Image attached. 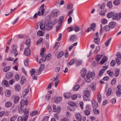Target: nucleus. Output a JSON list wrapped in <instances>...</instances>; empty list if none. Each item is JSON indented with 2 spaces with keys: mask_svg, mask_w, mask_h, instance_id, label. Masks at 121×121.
Returning a JSON list of instances; mask_svg holds the SVG:
<instances>
[{
  "mask_svg": "<svg viewBox=\"0 0 121 121\" xmlns=\"http://www.w3.org/2000/svg\"><path fill=\"white\" fill-rule=\"evenodd\" d=\"M44 33V32L41 30H39L37 32V34L39 35L40 36H43V35Z\"/></svg>",
  "mask_w": 121,
  "mask_h": 121,
  "instance_id": "nucleus-44",
  "label": "nucleus"
},
{
  "mask_svg": "<svg viewBox=\"0 0 121 121\" xmlns=\"http://www.w3.org/2000/svg\"><path fill=\"white\" fill-rule=\"evenodd\" d=\"M112 93V89L111 88H109L107 92L106 95L107 96H109Z\"/></svg>",
  "mask_w": 121,
  "mask_h": 121,
  "instance_id": "nucleus-39",
  "label": "nucleus"
},
{
  "mask_svg": "<svg viewBox=\"0 0 121 121\" xmlns=\"http://www.w3.org/2000/svg\"><path fill=\"white\" fill-rule=\"evenodd\" d=\"M28 61L29 60L28 59H26L24 60V64L25 66H28Z\"/></svg>",
  "mask_w": 121,
  "mask_h": 121,
  "instance_id": "nucleus-62",
  "label": "nucleus"
},
{
  "mask_svg": "<svg viewBox=\"0 0 121 121\" xmlns=\"http://www.w3.org/2000/svg\"><path fill=\"white\" fill-rule=\"evenodd\" d=\"M26 38V41L25 42V43L28 46H30V40L28 36H27Z\"/></svg>",
  "mask_w": 121,
  "mask_h": 121,
  "instance_id": "nucleus-23",
  "label": "nucleus"
},
{
  "mask_svg": "<svg viewBox=\"0 0 121 121\" xmlns=\"http://www.w3.org/2000/svg\"><path fill=\"white\" fill-rule=\"evenodd\" d=\"M45 21L44 22H41L40 24V29L43 30H44L45 29Z\"/></svg>",
  "mask_w": 121,
  "mask_h": 121,
  "instance_id": "nucleus-12",
  "label": "nucleus"
},
{
  "mask_svg": "<svg viewBox=\"0 0 121 121\" xmlns=\"http://www.w3.org/2000/svg\"><path fill=\"white\" fill-rule=\"evenodd\" d=\"M45 29L46 30H48L52 28L53 26L52 23L49 22L48 21H45Z\"/></svg>",
  "mask_w": 121,
  "mask_h": 121,
  "instance_id": "nucleus-5",
  "label": "nucleus"
},
{
  "mask_svg": "<svg viewBox=\"0 0 121 121\" xmlns=\"http://www.w3.org/2000/svg\"><path fill=\"white\" fill-rule=\"evenodd\" d=\"M44 4H42L41 6H40V10L41 9V12L42 13V15H43L44 11V9H43V8H44Z\"/></svg>",
  "mask_w": 121,
  "mask_h": 121,
  "instance_id": "nucleus-38",
  "label": "nucleus"
},
{
  "mask_svg": "<svg viewBox=\"0 0 121 121\" xmlns=\"http://www.w3.org/2000/svg\"><path fill=\"white\" fill-rule=\"evenodd\" d=\"M77 38V37L76 35H73L71 36L70 39L72 41H74L76 40Z\"/></svg>",
  "mask_w": 121,
  "mask_h": 121,
  "instance_id": "nucleus-30",
  "label": "nucleus"
},
{
  "mask_svg": "<svg viewBox=\"0 0 121 121\" xmlns=\"http://www.w3.org/2000/svg\"><path fill=\"white\" fill-rule=\"evenodd\" d=\"M84 95L86 96L87 97H89L90 96V94L89 91L87 90H85L84 91Z\"/></svg>",
  "mask_w": 121,
  "mask_h": 121,
  "instance_id": "nucleus-36",
  "label": "nucleus"
},
{
  "mask_svg": "<svg viewBox=\"0 0 121 121\" xmlns=\"http://www.w3.org/2000/svg\"><path fill=\"white\" fill-rule=\"evenodd\" d=\"M14 99V102L15 104H17L19 102L20 99V97L17 95H14L13 96Z\"/></svg>",
  "mask_w": 121,
  "mask_h": 121,
  "instance_id": "nucleus-11",
  "label": "nucleus"
},
{
  "mask_svg": "<svg viewBox=\"0 0 121 121\" xmlns=\"http://www.w3.org/2000/svg\"><path fill=\"white\" fill-rule=\"evenodd\" d=\"M60 43H59L57 42L55 44V45L54 46V47L55 48H56V49H57L58 48L60 45Z\"/></svg>",
  "mask_w": 121,
  "mask_h": 121,
  "instance_id": "nucleus-63",
  "label": "nucleus"
},
{
  "mask_svg": "<svg viewBox=\"0 0 121 121\" xmlns=\"http://www.w3.org/2000/svg\"><path fill=\"white\" fill-rule=\"evenodd\" d=\"M38 113V111L37 110L33 111L30 114L31 117L34 116L36 115Z\"/></svg>",
  "mask_w": 121,
  "mask_h": 121,
  "instance_id": "nucleus-37",
  "label": "nucleus"
},
{
  "mask_svg": "<svg viewBox=\"0 0 121 121\" xmlns=\"http://www.w3.org/2000/svg\"><path fill=\"white\" fill-rule=\"evenodd\" d=\"M96 83L95 82H94L92 84L90 85V87L92 91H95L96 89Z\"/></svg>",
  "mask_w": 121,
  "mask_h": 121,
  "instance_id": "nucleus-20",
  "label": "nucleus"
},
{
  "mask_svg": "<svg viewBox=\"0 0 121 121\" xmlns=\"http://www.w3.org/2000/svg\"><path fill=\"white\" fill-rule=\"evenodd\" d=\"M24 55L27 56L30 55L31 54L29 48H27L25 49L24 51Z\"/></svg>",
  "mask_w": 121,
  "mask_h": 121,
  "instance_id": "nucleus-7",
  "label": "nucleus"
},
{
  "mask_svg": "<svg viewBox=\"0 0 121 121\" xmlns=\"http://www.w3.org/2000/svg\"><path fill=\"white\" fill-rule=\"evenodd\" d=\"M111 39V38H109L106 41V43H105L106 46L107 47L108 46L109 44L110 43Z\"/></svg>",
  "mask_w": 121,
  "mask_h": 121,
  "instance_id": "nucleus-40",
  "label": "nucleus"
},
{
  "mask_svg": "<svg viewBox=\"0 0 121 121\" xmlns=\"http://www.w3.org/2000/svg\"><path fill=\"white\" fill-rule=\"evenodd\" d=\"M64 17L63 16H62L60 17L58 20V24L60 25L61 24L63 21Z\"/></svg>",
  "mask_w": 121,
  "mask_h": 121,
  "instance_id": "nucleus-29",
  "label": "nucleus"
},
{
  "mask_svg": "<svg viewBox=\"0 0 121 121\" xmlns=\"http://www.w3.org/2000/svg\"><path fill=\"white\" fill-rule=\"evenodd\" d=\"M10 66H7L4 68L3 69V71L4 72H7L10 69Z\"/></svg>",
  "mask_w": 121,
  "mask_h": 121,
  "instance_id": "nucleus-55",
  "label": "nucleus"
},
{
  "mask_svg": "<svg viewBox=\"0 0 121 121\" xmlns=\"http://www.w3.org/2000/svg\"><path fill=\"white\" fill-rule=\"evenodd\" d=\"M120 0H115L114 1L113 4L115 5H117L120 3Z\"/></svg>",
  "mask_w": 121,
  "mask_h": 121,
  "instance_id": "nucleus-52",
  "label": "nucleus"
},
{
  "mask_svg": "<svg viewBox=\"0 0 121 121\" xmlns=\"http://www.w3.org/2000/svg\"><path fill=\"white\" fill-rule=\"evenodd\" d=\"M86 70L84 68H83L81 70V74L82 76L84 77L86 75Z\"/></svg>",
  "mask_w": 121,
  "mask_h": 121,
  "instance_id": "nucleus-18",
  "label": "nucleus"
},
{
  "mask_svg": "<svg viewBox=\"0 0 121 121\" xmlns=\"http://www.w3.org/2000/svg\"><path fill=\"white\" fill-rule=\"evenodd\" d=\"M42 55L41 59H40L39 60V64H41V60H42L43 61L45 62L46 61V54L44 53V54Z\"/></svg>",
  "mask_w": 121,
  "mask_h": 121,
  "instance_id": "nucleus-15",
  "label": "nucleus"
},
{
  "mask_svg": "<svg viewBox=\"0 0 121 121\" xmlns=\"http://www.w3.org/2000/svg\"><path fill=\"white\" fill-rule=\"evenodd\" d=\"M112 18L113 20H118L120 19L119 17H118V15L115 13H114V14H113Z\"/></svg>",
  "mask_w": 121,
  "mask_h": 121,
  "instance_id": "nucleus-13",
  "label": "nucleus"
},
{
  "mask_svg": "<svg viewBox=\"0 0 121 121\" xmlns=\"http://www.w3.org/2000/svg\"><path fill=\"white\" fill-rule=\"evenodd\" d=\"M73 7V5H71L70 4H67L66 6V8L68 9H72Z\"/></svg>",
  "mask_w": 121,
  "mask_h": 121,
  "instance_id": "nucleus-58",
  "label": "nucleus"
},
{
  "mask_svg": "<svg viewBox=\"0 0 121 121\" xmlns=\"http://www.w3.org/2000/svg\"><path fill=\"white\" fill-rule=\"evenodd\" d=\"M80 29V28L79 27L76 26L74 27V30L76 32H77L79 31Z\"/></svg>",
  "mask_w": 121,
  "mask_h": 121,
  "instance_id": "nucleus-57",
  "label": "nucleus"
},
{
  "mask_svg": "<svg viewBox=\"0 0 121 121\" xmlns=\"http://www.w3.org/2000/svg\"><path fill=\"white\" fill-rule=\"evenodd\" d=\"M96 24L95 23H92L91 25V28L93 31H94L95 30Z\"/></svg>",
  "mask_w": 121,
  "mask_h": 121,
  "instance_id": "nucleus-49",
  "label": "nucleus"
},
{
  "mask_svg": "<svg viewBox=\"0 0 121 121\" xmlns=\"http://www.w3.org/2000/svg\"><path fill=\"white\" fill-rule=\"evenodd\" d=\"M101 22L103 24H105L107 22V20L105 18H103L101 19Z\"/></svg>",
  "mask_w": 121,
  "mask_h": 121,
  "instance_id": "nucleus-53",
  "label": "nucleus"
},
{
  "mask_svg": "<svg viewBox=\"0 0 121 121\" xmlns=\"http://www.w3.org/2000/svg\"><path fill=\"white\" fill-rule=\"evenodd\" d=\"M92 105L94 108H96L98 107L97 103L94 100H93L92 101Z\"/></svg>",
  "mask_w": 121,
  "mask_h": 121,
  "instance_id": "nucleus-17",
  "label": "nucleus"
},
{
  "mask_svg": "<svg viewBox=\"0 0 121 121\" xmlns=\"http://www.w3.org/2000/svg\"><path fill=\"white\" fill-rule=\"evenodd\" d=\"M108 25L110 28H114L116 25V23L113 22H111L109 23Z\"/></svg>",
  "mask_w": 121,
  "mask_h": 121,
  "instance_id": "nucleus-19",
  "label": "nucleus"
},
{
  "mask_svg": "<svg viewBox=\"0 0 121 121\" xmlns=\"http://www.w3.org/2000/svg\"><path fill=\"white\" fill-rule=\"evenodd\" d=\"M102 55H97L95 57L96 60L97 61H99L100 60L102 56Z\"/></svg>",
  "mask_w": 121,
  "mask_h": 121,
  "instance_id": "nucleus-45",
  "label": "nucleus"
},
{
  "mask_svg": "<svg viewBox=\"0 0 121 121\" xmlns=\"http://www.w3.org/2000/svg\"><path fill=\"white\" fill-rule=\"evenodd\" d=\"M69 119L67 117H64L61 119L60 121H69Z\"/></svg>",
  "mask_w": 121,
  "mask_h": 121,
  "instance_id": "nucleus-64",
  "label": "nucleus"
},
{
  "mask_svg": "<svg viewBox=\"0 0 121 121\" xmlns=\"http://www.w3.org/2000/svg\"><path fill=\"white\" fill-rule=\"evenodd\" d=\"M12 105L11 102L10 101H8L5 103V105L7 107H11Z\"/></svg>",
  "mask_w": 121,
  "mask_h": 121,
  "instance_id": "nucleus-31",
  "label": "nucleus"
},
{
  "mask_svg": "<svg viewBox=\"0 0 121 121\" xmlns=\"http://www.w3.org/2000/svg\"><path fill=\"white\" fill-rule=\"evenodd\" d=\"M114 13L112 12H111L108 13L107 15V17L108 18H110L112 17Z\"/></svg>",
  "mask_w": 121,
  "mask_h": 121,
  "instance_id": "nucleus-33",
  "label": "nucleus"
},
{
  "mask_svg": "<svg viewBox=\"0 0 121 121\" xmlns=\"http://www.w3.org/2000/svg\"><path fill=\"white\" fill-rule=\"evenodd\" d=\"M28 103V101L26 99L25 100L24 99L22 100L20 102L21 104V107H24V106L22 105H27Z\"/></svg>",
  "mask_w": 121,
  "mask_h": 121,
  "instance_id": "nucleus-10",
  "label": "nucleus"
},
{
  "mask_svg": "<svg viewBox=\"0 0 121 121\" xmlns=\"http://www.w3.org/2000/svg\"><path fill=\"white\" fill-rule=\"evenodd\" d=\"M101 26V30H100V33L102 34V32L104 30L105 31H107L109 30L110 29V28L109 27V25L108 26H105L103 28V29H102V25H100Z\"/></svg>",
  "mask_w": 121,
  "mask_h": 121,
  "instance_id": "nucleus-6",
  "label": "nucleus"
},
{
  "mask_svg": "<svg viewBox=\"0 0 121 121\" xmlns=\"http://www.w3.org/2000/svg\"><path fill=\"white\" fill-rule=\"evenodd\" d=\"M108 67V65L104 66L103 67V68L100 70L99 73V76H102L105 71L107 69Z\"/></svg>",
  "mask_w": 121,
  "mask_h": 121,
  "instance_id": "nucleus-8",
  "label": "nucleus"
},
{
  "mask_svg": "<svg viewBox=\"0 0 121 121\" xmlns=\"http://www.w3.org/2000/svg\"><path fill=\"white\" fill-rule=\"evenodd\" d=\"M15 89L17 91H19L21 89L20 86L19 85H16L15 86Z\"/></svg>",
  "mask_w": 121,
  "mask_h": 121,
  "instance_id": "nucleus-34",
  "label": "nucleus"
},
{
  "mask_svg": "<svg viewBox=\"0 0 121 121\" xmlns=\"http://www.w3.org/2000/svg\"><path fill=\"white\" fill-rule=\"evenodd\" d=\"M44 69V66L43 65H41L40 66L39 70L36 72L37 75H39L41 73L42 71H43Z\"/></svg>",
  "mask_w": 121,
  "mask_h": 121,
  "instance_id": "nucleus-9",
  "label": "nucleus"
},
{
  "mask_svg": "<svg viewBox=\"0 0 121 121\" xmlns=\"http://www.w3.org/2000/svg\"><path fill=\"white\" fill-rule=\"evenodd\" d=\"M26 82V80L25 77L24 76H22L21 78V83L22 84H23Z\"/></svg>",
  "mask_w": 121,
  "mask_h": 121,
  "instance_id": "nucleus-35",
  "label": "nucleus"
},
{
  "mask_svg": "<svg viewBox=\"0 0 121 121\" xmlns=\"http://www.w3.org/2000/svg\"><path fill=\"white\" fill-rule=\"evenodd\" d=\"M64 54V52L63 51L60 52L58 54L57 56V58H58L60 59L62 56H63Z\"/></svg>",
  "mask_w": 121,
  "mask_h": 121,
  "instance_id": "nucleus-32",
  "label": "nucleus"
},
{
  "mask_svg": "<svg viewBox=\"0 0 121 121\" xmlns=\"http://www.w3.org/2000/svg\"><path fill=\"white\" fill-rule=\"evenodd\" d=\"M84 114L86 116H88L90 115V114L91 109L88 106V109L84 111Z\"/></svg>",
  "mask_w": 121,
  "mask_h": 121,
  "instance_id": "nucleus-16",
  "label": "nucleus"
},
{
  "mask_svg": "<svg viewBox=\"0 0 121 121\" xmlns=\"http://www.w3.org/2000/svg\"><path fill=\"white\" fill-rule=\"evenodd\" d=\"M59 13V12L58 10H55L52 13H51V15L53 17H56Z\"/></svg>",
  "mask_w": 121,
  "mask_h": 121,
  "instance_id": "nucleus-14",
  "label": "nucleus"
},
{
  "mask_svg": "<svg viewBox=\"0 0 121 121\" xmlns=\"http://www.w3.org/2000/svg\"><path fill=\"white\" fill-rule=\"evenodd\" d=\"M80 87V86L79 85H76L74 86L73 89V90L75 91H77L79 89Z\"/></svg>",
  "mask_w": 121,
  "mask_h": 121,
  "instance_id": "nucleus-50",
  "label": "nucleus"
},
{
  "mask_svg": "<svg viewBox=\"0 0 121 121\" xmlns=\"http://www.w3.org/2000/svg\"><path fill=\"white\" fill-rule=\"evenodd\" d=\"M2 84L3 85H4L7 87H9V86L8 82L5 80H4L3 81Z\"/></svg>",
  "mask_w": 121,
  "mask_h": 121,
  "instance_id": "nucleus-27",
  "label": "nucleus"
},
{
  "mask_svg": "<svg viewBox=\"0 0 121 121\" xmlns=\"http://www.w3.org/2000/svg\"><path fill=\"white\" fill-rule=\"evenodd\" d=\"M75 62V60L73 59H72L68 63V65H72L74 64Z\"/></svg>",
  "mask_w": 121,
  "mask_h": 121,
  "instance_id": "nucleus-42",
  "label": "nucleus"
},
{
  "mask_svg": "<svg viewBox=\"0 0 121 121\" xmlns=\"http://www.w3.org/2000/svg\"><path fill=\"white\" fill-rule=\"evenodd\" d=\"M119 73V69H117L116 70L115 73V75L116 77H117L118 76Z\"/></svg>",
  "mask_w": 121,
  "mask_h": 121,
  "instance_id": "nucleus-60",
  "label": "nucleus"
},
{
  "mask_svg": "<svg viewBox=\"0 0 121 121\" xmlns=\"http://www.w3.org/2000/svg\"><path fill=\"white\" fill-rule=\"evenodd\" d=\"M108 7L110 8H111L112 7V3L111 2H108L107 4Z\"/></svg>",
  "mask_w": 121,
  "mask_h": 121,
  "instance_id": "nucleus-54",
  "label": "nucleus"
},
{
  "mask_svg": "<svg viewBox=\"0 0 121 121\" xmlns=\"http://www.w3.org/2000/svg\"><path fill=\"white\" fill-rule=\"evenodd\" d=\"M23 112L25 116L24 118H23L22 117L20 116L18 118L17 121H27L29 115V110L25 108L23 111Z\"/></svg>",
  "mask_w": 121,
  "mask_h": 121,
  "instance_id": "nucleus-1",
  "label": "nucleus"
},
{
  "mask_svg": "<svg viewBox=\"0 0 121 121\" xmlns=\"http://www.w3.org/2000/svg\"><path fill=\"white\" fill-rule=\"evenodd\" d=\"M51 57V54H47V56H46V60H49Z\"/></svg>",
  "mask_w": 121,
  "mask_h": 121,
  "instance_id": "nucleus-59",
  "label": "nucleus"
},
{
  "mask_svg": "<svg viewBox=\"0 0 121 121\" xmlns=\"http://www.w3.org/2000/svg\"><path fill=\"white\" fill-rule=\"evenodd\" d=\"M95 77V74L94 72H88L86 74V77L84 79L86 82H90L91 81L90 78L93 79Z\"/></svg>",
  "mask_w": 121,
  "mask_h": 121,
  "instance_id": "nucleus-2",
  "label": "nucleus"
},
{
  "mask_svg": "<svg viewBox=\"0 0 121 121\" xmlns=\"http://www.w3.org/2000/svg\"><path fill=\"white\" fill-rule=\"evenodd\" d=\"M106 11V9H104V10H102L99 13V14L102 16H104L105 15V13Z\"/></svg>",
  "mask_w": 121,
  "mask_h": 121,
  "instance_id": "nucleus-43",
  "label": "nucleus"
},
{
  "mask_svg": "<svg viewBox=\"0 0 121 121\" xmlns=\"http://www.w3.org/2000/svg\"><path fill=\"white\" fill-rule=\"evenodd\" d=\"M29 91V89H26L24 90L23 92V94L24 95H26L28 93Z\"/></svg>",
  "mask_w": 121,
  "mask_h": 121,
  "instance_id": "nucleus-51",
  "label": "nucleus"
},
{
  "mask_svg": "<svg viewBox=\"0 0 121 121\" xmlns=\"http://www.w3.org/2000/svg\"><path fill=\"white\" fill-rule=\"evenodd\" d=\"M53 99L55 100V102L56 103H59L62 100L61 98L60 97H57L56 98H54Z\"/></svg>",
  "mask_w": 121,
  "mask_h": 121,
  "instance_id": "nucleus-22",
  "label": "nucleus"
},
{
  "mask_svg": "<svg viewBox=\"0 0 121 121\" xmlns=\"http://www.w3.org/2000/svg\"><path fill=\"white\" fill-rule=\"evenodd\" d=\"M64 96L66 99H68L71 96V94L70 93H64Z\"/></svg>",
  "mask_w": 121,
  "mask_h": 121,
  "instance_id": "nucleus-25",
  "label": "nucleus"
},
{
  "mask_svg": "<svg viewBox=\"0 0 121 121\" xmlns=\"http://www.w3.org/2000/svg\"><path fill=\"white\" fill-rule=\"evenodd\" d=\"M11 94V93L10 91L7 90L5 91V95L7 97H9Z\"/></svg>",
  "mask_w": 121,
  "mask_h": 121,
  "instance_id": "nucleus-24",
  "label": "nucleus"
},
{
  "mask_svg": "<svg viewBox=\"0 0 121 121\" xmlns=\"http://www.w3.org/2000/svg\"><path fill=\"white\" fill-rule=\"evenodd\" d=\"M67 109L69 110L72 111H74L75 109V108L72 106L67 107Z\"/></svg>",
  "mask_w": 121,
  "mask_h": 121,
  "instance_id": "nucleus-47",
  "label": "nucleus"
},
{
  "mask_svg": "<svg viewBox=\"0 0 121 121\" xmlns=\"http://www.w3.org/2000/svg\"><path fill=\"white\" fill-rule=\"evenodd\" d=\"M97 96L98 101L99 103H100L101 102L102 97L99 92H97Z\"/></svg>",
  "mask_w": 121,
  "mask_h": 121,
  "instance_id": "nucleus-21",
  "label": "nucleus"
},
{
  "mask_svg": "<svg viewBox=\"0 0 121 121\" xmlns=\"http://www.w3.org/2000/svg\"><path fill=\"white\" fill-rule=\"evenodd\" d=\"M75 118L78 121H84L86 119L85 116L83 117L82 118L80 114L77 113L75 115Z\"/></svg>",
  "mask_w": 121,
  "mask_h": 121,
  "instance_id": "nucleus-4",
  "label": "nucleus"
},
{
  "mask_svg": "<svg viewBox=\"0 0 121 121\" xmlns=\"http://www.w3.org/2000/svg\"><path fill=\"white\" fill-rule=\"evenodd\" d=\"M100 49V47L99 46L96 47L95 51L93 53L95 54H96L99 51Z\"/></svg>",
  "mask_w": 121,
  "mask_h": 121,
  "instance_id": "nucleus-48",
  "label": "nucleus"
},
{
  "mask_svg": "<svg viewBox=\"0 0 121 121\" xmlns=\"http://www.w3.org/2000/svg\"><path fill=\"white\" fill-rule=\"evenodd\" d=\"M93 42L95 44L99 45L100 43V39L99 38H94Z\"/></svg>",
  "mask_w": 121,
  "mask_h": 121,
  "instance_id": "nucleus-26",
  "label": "nucleus"
},
{
  "mask_svg": "<svg viewBox=\"0 0 121 121\" xmlns=\"http://www.w3.org/2000/svg\"><path fill=\"white\" fill-rule=\"evenodd\" d=\"M105 4L104 3H103L100 6V9H103V10H104V9H105Z\"/></svg>",
  "mask_w": 121,
  "mask_h": 121,
  "instance_id": "nucleus-61",
  "label": "nucleus"
},
{
  "mask_svg": "<svg viewBox=\"0 0 121 121\" xmlns=\"http://www.w3.org/2000/svg\"><path fill=\"white\" fill-rule=\"evenodd\" d=\"M94 113L96 114H99V110L95 108H94L93 110Z\"/></svg>",
  "mask_w": 121,
  "mask_h": 121,
  "instance_id": "nucleus-56",
  "label": "nucleus"
},
{
  "mask_svg": "<svg viewBox=\"0 0 121 121\" xmlns=\"http://www.w3.org/2000/svg\"><path fill=\"white\" fill-rule=\"evenodd\" d=\"M11 48L12 49L10 50V53L11 54L14 55L15 57H16L18 54V52L17 50V46L15 45H12Z\"/></svg>",
  "mask_w": 121,
  "mask_h": 121,
  "instance_id": "nucleus-3",
  "label": "nucleus"
},
{
  "mask_svg": "<svg viewBox=\"0 0 121 121\" xmlns=\"http://www.w3.org/2000/svg\"><path fill=\"white\" fill-rule=\"evenodd\" d=\"M43 40V39L42 38H40L37 41L36 43V45H38L41 43L42 42Z\"/></svg>",
  "mask_w": 121,
  "mask_h": 121,
  "instance_id": "nucleus-46",
  "label": "nucleus"
},
{
  "mask_svg": "<svg viewBox=\"0 0 121 121\" xmlns=\"http://www.w3.org/2000/svg\"><path fill=\"white\" fill-rule=\"evenodd\" d=\"M68 104L72 106H76V104L75 103L72 101H70L68 103Z\"/></svg>",
  "mask_w": 121,
  "mask_h": 121,
  "instance_id": "nucleus-41",
  "label": "nucleus"
},
{
  "mask_svg": "<svg viewBox=\"0 0 121 121\" xmlns=\"http://www.w3.org/2000/svg\"><path fill=\"white\" fill-rule=\"evenodd\" d=\"M13 76L12 73L10 72H8L6 75V78L8 79H9L11 78Z\"/></svg>",
  "mask_w": 121,
  "mask_h": 121,
  "instance_id": "nucleus-28",
  "label": "nucleus"
}]
</instances>
